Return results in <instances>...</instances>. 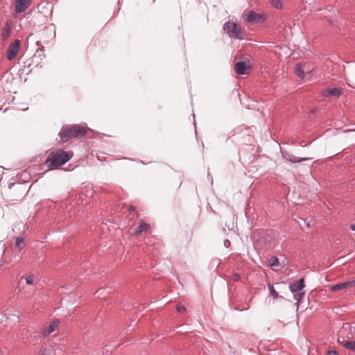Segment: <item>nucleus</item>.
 I'll return each mask as SVG.
<instances>
[{"label":"nucleus","mask_w":355,"mask_h":355,"mask_svg":"<svg viewBox=\"0 0 355 355\" xmlns=\"http://www.w3.org/2000/svg\"><path fill=\"white\" fill-rule=\"evenodd\" d=\"M307 159L306 158H302L300 159H297V157H295V156H292L288 160L289 162H292V163H297V162H300L303 160H306Z\"/></svg>","instance_id":"21"},{"label":"nucleus","mask_w":355,"mask_h":355,"mask_svg":"<svg viewBox=\"0 0 355 355\" xmlns=\"http://www.w3.org/2000/svg\"><path fill=\"white\" fill-rule=\"evenodd\" d=\"M224 31L231 37H234L239 40H242L244 38V31H243L241 26L234 21H228L226 22L224 25Z\"/></svg>","instance_id":"3"},{"label":"nucleus","mask_w":355,"mask_h":355,"mask_svg":"<svg viewBox=\"0 0 355 355\" xmlns=\"http://www.w3.org/2000/svg\"><path fill=\"white\" fill-rule=\"evenodd\" d=\"M51 350L50 348H44L40 355H51Z\"/></svg>","instance_id":"24"},{"label":"nucleus","mask_w":355,"mask_h":355,"mask_svg":"<svg viewBox=\"0 0 355 355\" xmlns=\"http://www.w3.org/2000/svg\"><path fill=\"white\" fill-rule=\"evenodd\" d=\"M10 24L8 22H7L1 32V37L3 38V40H6L8 38L10 32Z\"/></svg>","instance_id":"16"},{"label":"nucleus","mask_w":355,"mask_h":355,"mask_svg":"<svg viewBox=\"0 0 355 355\" xmlns=\"http://www.w3.org/2000/svg\"><path fill=\"white\" fill-rule=\"evenodd\" d=\"M241 277H240V275L238 274V273H234L232 275V279L234 282H237L240 279Z\"/></svg>","instance_id":"25"},{"label":"nucleus","mask_w":355,"mask_h":355,"mask_svg":"<svg viewBox=\"0 0 355 355\" xmlns=\"http://www.w3.org/2000/svg\"><path fill=\"white\" fill-rule=\"evenodd\" d=\"M230 242L228 240H226V241H225V246H227V245H230Z\"/></svg>","instance_id":"28"},{"label":"nucleus","mask_w":355,"mask_h":355,"mask_svg":"<svg viewBox=\"0 0 355 355\" xmlns=\"http://www.w3.org/2000/svg\"><path fill=\"white\" fill-rule=\"evenodd\" d=\"M19 293L25 298L31 297L35 293V288L26 286L23 282V278H21L19 282Z\"/></svg>","instance_id":"4"},{"label":"nucleus","mask_w":355,"mask_h":355,"mask_svg":"<svg viewBox=\"0 0 355 355\" xmlns=\"http://www.w3.org/2000/svg\"><path fill=\"white\" fill-rule=\"evenodd\" d=\"M23 278V282L26 286H28L30 287H34V284L36 280V278L33 275H29Z\"/></svg>","instance_id":"14"},{"label":"nucleus","mask_w":355,"mask_h":355,"mask_svg":"<svg viewBox=\"0 0 355 355\" xmlns=\"http://www.w3.org/2000/svg\"><path fill=\"white\" fill-rule=\"evenodd\" d=\"M269 265L271 267H277L279 266V259L276 257H272L268 260Z\"/></svg>","instance_id":"18"},{"label":"nucleus","mask_w":355,"mask_h":355,"mask_svg":"<svg viewBox=\"0 0 355 355\" xmlns=\"http://www.w3.org/2000/svg\"><path fill=\"white\" fill-rule=\"evenodd\" d=\"M304 286V279H300L297 282L291 286V290L292 292H298L301 291Z\"/></svg>","instance_id":"15"},{"label":"nucleus","mask_w":355,"mask_h":355,"mask_svg":"<svg viewBox=\"0 0 355 355\" xmlns=\"http://www.w3.org/2000/svg\"><path fill=\"white\" fill-rule=\"evenodd\" d=\"M32 0H15V12L20 14L25 12L31 6Z\"/></svg>","instance_id":"6"},{"label":"nucleus","mask_w":355,"mask_h":355,"mask_svg":"<svg viewBox=\"0 0 355 355\" xmlns=\"http://www.w3.org/2000/svg\"><path fill=\"white\" fill-rule=\"evenodd\" d=\"M235 71L239 75L247 74L249 73L250 66L243 62L236 63L234 67Z\"/></svg>","instance_id":"9"},{"label":"nucleus","mask_w":355,"mask_h":355,"mask_svg":"<svg viewBox=\"0 0 355 355\" xmlns=\"http://www.w3.org/2000/svg\"><path fill=\"white\" fill-rule=\"evenodd\" d=\"M150 225L141 221L139 226L134 230V234L139 235L141 233H146L150 230Z\"/></svg>","instance_id":"12"},{"label":"nucleus","mask_w":355,"mask_h":355,"mask_svg":"<svg viewBox=\"0 0 355 355\" xmlns=\"http://www.w3.org/2000/svg\"><path fill=\"white\" fill-rule=\"evenodd\" d=\"M71 157V155L68 153L59 150L49 155L46 164L50 169H53L64 164Z\"/></svg>","instance_id":"2"},{"label":"nucleus","mask_w":355,"mask_h":355,"mask_svg":"<svg viewBox=\"0 0 355 355\" xmlns=\"http://www.w3.org/2000/svg\"><path fill=\"white\" fill-rule=\"evenodd\" d=\"M59 325V320H55L50 322L48 324H46L41 330V334L46 337L49 336L51 333L55 331Z\"/></svg>","instance_id":"7"},{"label":"nucleus","mask_w":355,"mask_h":355,"mask_svg":"<svg viewBox=\"0 0 355 355\" xmlns=\"http://www.w3.org/2000/svg\"><path fill=\"white\" fill-rule=\"evenodd\" d=\"M342 94V90L340 88H328L322 91V95L325 97L339 96Z\"/></svg>","instance_id":"10"},{"label":"nucleus","mask_w":355,"mask_h":355,"mask_svg":"<svg viewBox=\"0 0 355 355\" xmlns=\"http://www.w3.org/2000/svg\"><path fill=\"white\" fill-rule=\"evenodd\" d=\"M272 5L276 8H281L282 6V3L279 0H272Z\"/></svg>","instance_id":"22"},{"label":"nucleus","mask_w":355,"mask_h":355,"mask_svg":"<svg viewBox=\"0 0 355 355\" xmlns=\"http://www.w3.org/2000/svg\"><path fill=\"white\" fill-rule=\"evenodd\" d=\"M344 347L347 349L355 351V341H347L344 343Z\"/></svg>","instance_id":"19"},{"label":"nucleus","mask_w":355,"mask_h":355,"mask_svg":"<svg viewBox=\"0 0 355 355\" xmlns=\"http://www.w3.org/2000/svg\"><path fill=\"white\" fill-rule=\"evenodd\" d=\"M19 47L20 42L18 40H15L10 44L7 53V59L8 60H12L17 56L19 51Z\"/></svg>","instance_id":"5"},{"label":"nucleus","mask_w":355,"mask_h":355,"mask_svg":"<svg viewBox=\"0 0 355 355\" xmlns=\"http://www.w3.org/2000/svg\"><path fill=\"white\" fill-rule=\"evenodd\" d=\"M246 15V21L250 23H257L263 21L266 18L263 15L257 14L254 11H250Z\"/></svg>","instance_id":"8"},{"label":"nucleus","mask_w":355,"mask_h":355,"mask_svg":"<svg viewBox=\"0 0 355 355\" xmlns=\"http://www.w3.org/2000/svg\"><path fill=\"white\" fill-rule=\"evenodd\" d=\"M25 245L24 239L21 237H17L15 243V248L20 252L21 249Z\"/></svg>","instance_id":"17"},{"label":"nucleus","mask_w":355,"mask_h":355,"mask_svg":"<svg viewBox=\"0 0 355 355\" xmlns=\"http://www.w3.org/2000/svg\"><path fill=\"white\" fill-rule=\"evenodd\" d=\"M269 291L270 294L273 296L274 298H277L278 297L277 292L275 290L273 285H269Z\"/></svg>","instance_id":"20"},{"label":"nucleus","mask_w":355,"mask_h":355,"mask_svg":"<svg viewBox=\"0 0 355 355\" xmlns=\"http://www.w3.org/2000/svg\"><path fill=\"white\" fill-rule=\"evenodd\" d=\"M176 310H177V311H178L180 313H182V312H184L186 311V308L182 304H178L176 306Z\"/></svg>","instance_id":"23"},{"label":"nucleus","mask_w":355,"mask_h":355,"mask_svg":"<svg viewBox=\"0 0 355 355\" xmlns=\"http://www.w3.org/2000/svg\"><path fill=\"white\" fill-rule=\"evenodd\" d=\"M355 286V281H349L344 283L338 284L330 287L332 291H337L339 290L345 289L351 286Z\"/></svg>","instance_id":"11"},{"label":"nucleus","mask_w":355,"mask_h":355,"mask_svg":"<svg viewBox=\"0 0 355 355\" xmlns=\"http://www.w3.org/2000/svg\"><path fill=\"white\" fill-rule=\"evenodd\" d=\"M89 130L80 125H73L63 128L59 133L62 142L65 143L73 137H83Z\"/></svg>","instance_id":"1"},{"label":"nucleus","mask_w":355,"mask_h":355,"mask_svg":"<svg viewBox=\"0 0 355 355\" xmlns=\"http://www.w3.org/2000/svg\"><path fill=\"white\" fill-rule=\"evenodd\" d=\"M350 228H351V230L355 231V224L354 225H352Z\"/></svg>","instance_id":"29"},{"label":"nucleus","mask_w":355,"mask_h":355,"mask_svg":"<svg viewBox=\"0 0 355 355\" xmlns=\"http://www.w3.org/2000/svg\"><path fill=\"white\" fill-rule=\"evenodd\" d=\"M128 210L130 212L133 211L135 210V207L133 206H130Z\"/></svg>","instance_id":"27"},{"label":"nucleus","mask_w":355,"mask_h":355,"mask_svg":"<svg viewBox=\"0 0 355 355\" xmlns=\"http://www.w3.org/2000/svg\"><path fill=\"white\" fill-rule=\"evenodd\" d=\"M327 355H338V352L335 350H330L328 352Z\"/></svg>","instance_id":"26"},{"label":"nucleus","mask_w":355,"mask_h":355,"mask_svg":"<svg viewBox=\"0 0 355 355\" xmlns=\"http://www.w3.org/2000/svg\"><path fill=\"white\" fill-rule=\"evenodd\" d=\"M305 69V64H298L295 67V73L297 77L303 78L304 76Z\"/></svg>","instance_id":"13"}]
</instances>
